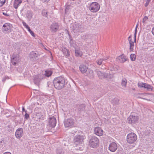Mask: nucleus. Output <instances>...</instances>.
Wrapping results in <instances>:
<instances>
[{
  "mask_svg": "<svg viewBox=\"0 0 154 154\" xmlns=\"http://www.w3.org/2000/svg\"><path fill=\"white\" fill-rule=\"evenodd\" d=\"M50 29L52 32H55L59 30V26L57 23H53L50 26Z\"/></svg>",
  "mask_w": 154,
  "mask_h": 154,
  "instance_id": "9d476101",
  "label": "nucleus"
},
{
  "mask_svg": "<svg viewBox=\"0 0 154 154\" xmlns=\"http://www.w3.org/2000/svg\"><path fill=\"white\" fill-rule=\"evenodd\" d=\"M62 51L64 55L66 57H69V51L66 48H62Z\"/></svg>",
  "mask_w": 154,
  "mask_h": 154,
  "instance_id": "412c9836",
  "label": "nucleus"
},
{
  "mask_svg": "<svg viewBox=\"0 0 154 154\" xmlns=\"http://www.w3.org/2000/svg\"><path fill=\"white\" fill-rule=\"evenodd\" d=\"M82 55V52L79 50H75V55L76 57H81Z\"/></svg>",
  "mask_w": 154,
  "mask_h": 154,
  "instance_id": "a878e982",
  "label": "nucleus"
},
{
  "mask_svg": "<svg viewBox=\"0 0 154 154\" xmlns=\"http://www.w3.org/2000/svg\"><path fill=\"white\" fill-rule=\"evenodd\" d=\"M148 20V17L147 16H145L143 18L142 22L144 24H146V21Z\"/></svg>",
  "mask_w": 154,
  "mask_h": 154,
  "instance_id": "4c0bfd02",
  "label": "nucleus"
},
{
  "mask_svg": "<svg viewBox=\"0 0 154 154\" xmlns=\"http://www.w3.org/2000/svg\"><path fill=\"white\" fill-rule=\"evenodd\" d=\"M133 48H134V46H131V49L130 46V51H133Z\"/></svg>",
  "mask_w": 154,
  "mask_h": 154,
  "instance_id": "603ef678",
  "label": "nucleus"
},
{
  "mask_svg": "<svg viewBox=\"0 0 154 154\" xmlns=\"http://www.w3.org/2000/svg\"><path fill=\"white\" fill-rule=\"evenodd\" d=\"M127 80L125 78H123L122 80L121 84L122 86L125 87L127 84Z\"/></svg>",
  "mask_w": 154,
  "mask_h": 154,
  "instance_id": "c85d7f7f",
  "label": "nucleus"
},
{
  "mask_svg": "<svg viewBox=\"0 0 154 154\" xmlns=\"http://www.w3.org/2000/svg\"><path fill=\"white\" fill-rule=\"evenodd\" d=\"M137 31H135V32L134 34V42H136V41Z\"/></svg>",
  "mask_w": 154,
  "mask_h": 154,
  "instance_id": "a18cd8bd",
  "label": "nucleus"
},
{
  "mask_svg": "<svg viewBox=\"0 0 154 154\" xmlns=\"http://www.w3.org/2000/svg\"><path fill=\"white\" fill-rule=\"evenodd\" d=\"M104 78H111L112 76L110 74L107 73H104Z\"/></svg>",
  "mask_w": 154,
  "mask_h": 154,
  "instance_id": "473e14b6",
  "label": "nucleus"
},
{
  "mask_svg": "<svg viewBox=\"0 0 154 154\" xmlns=\"http://www.w3.org/2000/svg\"><path fill=\"white\" fill-rule=\"evenodd\" d=\"M6 0H0V7H2L5 3Z\"/></svg>",
  "mask_w": 154,
  "mask_h": 154,
  "instance_id": "e433bc0d",
  "label": "nucleus"
},
{
  "mask_svg": "<svg viewBox=\"0 0 154 154\" xmlns=\"http://www.w3.org/2000/svg\"><path fill=\"white\" fill-rule=\"evenodd\" d=\"M22 2V0H14L13 7L15 9H17Z\"/></svg>",
  "mask_w": 154,
  "mask_h": 154,
  "instance_id": "aec40b11",
  "label": "nucleus"
},
{
  "mask_svg": "<svg viewBox=\"0 0 154 154\" xmlns=\"http://www.w3.org/2000/svg\"><path fill=\"white\" fill-rule=\"evenodd\" d=\"M103 61L102 59H100L97 60L96 62L98 65H100L102 64Z\"/></svg>",
  "mask_w": 154,
  "mask_h": 154,
  "instance_id": "c9c22d12",
  "label": "nucleus"
},
{
  "mask_svg": "<svg viewBox=\"0 0 154 154\" xmlns=\"http://www.w3.org/2000/svg\"><path fill=\"white\" fill-rule=\"evenodd\" d=\"M129 44L130 46V48L131 49V46H134V43L133 42H129Z\"/></svg>",
  "mask_w": 154,
  "mask_h": 154,
  "instance_id": "49530a36",
  "label": "nucleus"
},
{
  "mask_svg": "<svg viewBox=\"0 0 154 154\" xmlns=\"http://www.w3.org/2000/svg\"><path fill=\"white\" fill-rule=\"evenodd\" d=\"M72 29L74 33L82 32L83 31V28L81 23H76L73 25Z\"/></svg>",
  "mask_w": 154,
  "mask_h": 154,
  "instance_id": "423d86ee",
  "label": "nucleus"
},
{
  "mask_svg": "<svg viewBox=\"0 0 154 154\" xmlns=\"http://www.w3.org/2000/svg\"><path fill=\"white\" fill-rule=\"evenodd\" d=\"M19 54L14 53L11 57V62L13 65H15L17 64V62L19 60Z\"/></svg>",
  "mask_w": 154,
  "mask_h": 154,
  "instance_id": "ddd939ff",
  "label": "nucleus"
},
{
  "mask_svg": "<svg viewBox=\"0 0 154 154\" xmlns=\"http://www.w3.org/2000/svg\"><path fill=\"white\" fill-rule=\"evenodd\" d=\"M85 109V106L84 104H81L79 105V110L80 111L84 110Z\"/></svg>",
  "mask_w": 154,
  "mask_h": 154,
  "instance_id": "c756f323",
  "label": "nucleus"
},
{
  "mask_svg": "<svg viewBox=\"0 0 154 154\" xmlns=\"http://www.w3.org/2000/svg\"><path fill=\"white\" fill-rule=\"evenodd\" d=\"M42 0L43 2H47L49 1H50V0Z\"/></svg>",
  "mask_w": 154,
  "mask_h": 154,
  "instance_id": "6e6d98bb",
  "label": "nucleus"
},
{
  "mask_svg": "<svg viewBox=\"0 0 154 154\" xmlns=\"http://www.w3.org/2000/svg\"><path fill=\"white\" fill-rule=\"evenodd\" d=\"M22 111L23 112H25V113H26V112H27V111L26 110H25L24 106H23L22 107Z\"/></svg>",
  "mask_w": 154,
  "mask_h": 154,
  "instance_id": "3c124183",
  "label": "nucleus"
},
{
  "mask_svg": "<svg viewBox=\"0 0 154 154\" xmlns=\"http://www.w3.org/2000/svg\"><path fill=\"white\" fill-rule=\"evenodd\" d=\"M49 124L51 128H54L55 127L56 124V119L54 116L49 118Z\"/></svg>",
  "mask_w": 154,
  "mask_h": 154,
  "instance_id": "4468645a",
  "label": "nucleus"
},
{
  "mask_svg": "<svg viewBox=\"0 0 154 154\" xmlns=\"http://www.w3.org/2000/svg\"><path fill=\"white\" fill-rule=\"evenodd\" d=\"M128 40L129 42V43L132 42L131 41V35H130L128 38Z\"/></svg>",
  "mask_w": 154,
  "mask_h": 154,
  "instance_id": "de8ad7c7",
  "label": "nucleus"
},
{
  "mask_svg": "<svg viewBox=\"0 0 154 154\" xmlns=\"http://www.w3.org/2000/svg\"><path fill=\"white\" fill-rule=\"evenodd\" d=\"M23 128H20L17 129L15 133V136L17 139H20L23 136Z\"/></svg>",
  "mask_w": 154,
  "mask_h": 154,
  "instance_id": "dca6fc26",
  "label": "nucleus"
},
{
  "mask_svg": "<svg viewBox=\"0 0 154 154\" xmlns=\"http://www.w3.org/2000/svg\"><path fill=\"white\" fill-rule=\"evenodd\" d=\"M25 114L24 115V117L26 119H28L29 118V115L28 114L27 112L25 113Z\"/></svg>",
  "mask_w": 154,
  "mask_h": 154,
  "instance_id": "a19ab883",
  "label": "nucleus"
},
{
  "mask_svg": "<svg viewBox=\"0 0 154 154\" xmlns=\"http://www.w3.org/2000/svg\"><path fill=\"white\" fill-rule=\"evenodd\" d=\"M39 55L34 51H32L30 53V58L36 59L37 57Z\"/></svg>",
  "mask_w": 154,
  "mask_h": 154,
  "instance_id": "5701e85b",
  "label": "nucleus"
},
{
  "mask_svg": "<svg viewBox=\"0 0 154 154\" xmlns=\"http://www.w3.org/2000/svg\"><path fill=\"white\" fill-rule=\"evenodd\" d=\"M97 74L100 79H102L104 78V73L102 72L101 71H98Z\"/></svg>",
  "mask_w": 154,
  "mask_h": 154,
  "instance_id": "cd10ccee",
  "label": "nucleus"
},
{
  "mask_svg": "<svg viewBox=\"0 0 154 154\" xmlns=\"http://www.w3.org/2000/svg\"><path fill=\"white\" fill-rule=\"evenodd\" d=\"M88 8L91 12L95 13L99 11L100 8V5L97 2H94L90 4Z\"/></svg>",
  "mask_w": 154,
  "mask_h": 154,
  "instance_id": "20e7f679",
  "label": "nucleus"
},
{
  "mask_svg": "<svg viewBox=\"0 0 154 154\" xmlns=\"http://www.w3.org/2000/svg\"><path fill=\"white\" fill-rule=\"evenodd\" d=\"M139 119V117L134 114L131 115L127 119L128 122L129 124H133L137 122Z\"/></svg>",
  "mask_w": 154,
  "mask_h": 154,
  "instance_id": "1a4fd4ad",
  "label": "nucleus"
},
{
  "mask_svg": "<svg viewBox=\"0 0 154 154\" xmlns=\"http://www.w3.org/2000/svg\"><path fill=\"white\" fill-rule=\"evenodd\" d=\"M57 154H63L64 152L61 148H58L57 150Z\"/></svg>",
  "mask_w": 154,
  "mask_h": 154,
  "instance_id": "2f4dec72",
  "label": "nucleus"
},
{
  "mask_svg": "<svg viewBox=\"0 0 154 154\" xmlns=\"http://www.w3.org/2000/svg\"><path fill=\"white\" fill-rule=\"evenodd\" d=\"M74 123V119L72 118H69L65 121L64 125L65 127H69L73 125Z\"/></svg>",
  "mask_w": 154,
  "mask_h": 154,
  "instance_id": "f8f14e48",
  "label": "nucleus"
},
{
  "mask_svg": "<svg viewBox=\"0 0 154 154\" xmlns=\"http://www.w3.org/2000/svg\"><path fill=\"white\" fill-rule=\"evenodd\" d=\"M127 58L123 54L116 58V60L119 62L123 63L127 60Z\"/></svg>",
  "mask_w": 154,
  "mask_h": 154,
  "instance_id": "a211bd4d",
  "label": "nucleus"
},
{
  "mask_svg": "<svg viewBox=\"0 0 154 154\" xmlns=\"http://www.w3.org/2000/svg\"><path fill=\"white\" fill-rule=\"evenodd\" d=\"M36 116L37 117L38 119H41L42 118V115L41 113H37L36 114Z\"/></svg>",
  "mask_w": 154,
  "mask_h": 154,
  "instance_id": "72a5a7b5",
  "label": "nucleus"
},
{
  "mask_svg": "<svg viewBox=\"0 0 154 154\" xmlns=\"http://www.w3.org/2000/svg\"><path fill=\"white\" fill-rule=\"evenodd\" d=\"M68 35L69 36V41H72V40H73V39H72V37L71 36V35H70L69 32L68 31Z\"/></svg>",
  "mask_w": 154,
  "mask_h": 154,
  "instance_id": "c03bdc74",
  "label": "nucleus"
},
{
  "mask_svg": "<svg viewBox=\"0 0 154 154\" xmlns=\"http://www.w3.org/2000/svg\"><path fill=\"white\" fill-rule=\"evenodd\" d=\"M138 85L139 87L144 88L148 91H152V90L153 87L150 85L146 83H138Z\"/></svg>",
  "mask_w": 154,
  "mask_h": 154,
  "instance_id": "9b49d317",
  "label": "nucleus"
},
{
  "mask_svg": "<svg viewBox=\"0 0 154 154\" xmlns=\"http://www.w3.org/2000/svg\"><path fill=\"white\" fill-rule=\"evenodd\" d=\"M22 23H23V26L27 29H29V27L28 26V25H27L26 24V23L24 21H23Z\"/></svg>",
  "mask_w": 154,
  "mask_h": 154,
  "instance_id": "58836bf2",
  "label": "nucleus"
},
{
  "mask_svg": "<svg viewBox=\"0 0 154 154\" xmlns=\"http://www.w3.org/2000/svg\"><path fill=\"white\" fill-rule=\"evenodd\" d=\"M109 57H103V58L102 59L103 60H107L109 59Z\"/></svg>",
  "mask_w": 154,
  "mask_h": 154,
  "instance_id": "8fccbe9b",
  "label": "nucleus"
},
{
  "mask_svg": "<svg viewBox=\"0 0 154 154\" xmlns=\"http://www.w3.org/2000/svg\"><path fill=\"white\" fill-rule=\"evenodd\" d=\"M137 139V136L134 133L128 134L127 137V142L130 144H132L135 142Z\"/></svg>",
  "mask_w": 154,
  "mask_h": 154,
  "instance_id": "7ed1b4c3",
  "label": "nucleus"
},
{
  "mask_svg": "<svg viewBox=\"0 0 154 154\" xmlns=\"http://www.w3.org/2000/svg\"><path fill=\"white\" fill-rule=\"evenodd\" d=\"M26 16L28 18H31L33 16L32 12L30 10L28 11L26 14Z\"/></svg>",
  "mask_w": 154,
  "mask_h": 154,
  "instance_id": "b1692460",
  "label": "nucleus"
},
{
  "mask_svg": "<svg viewBox=\"0 0 154 154\" xmlns=\"http://www.w3.org/2000/svg\"><path fill=\"white\" fill-rule=\"evenodd\" d=\"M52 74V72L50 70H47L45 71V73L44 75L47 77H49L51 76Z\"/></svg>",
  "mask_w": 154,
  "mask_h": 154,
  "instance_id": "393cba45",
  "label": "nucleus"
},
{
  "mask_svg": "<svg viewBox=\"0 0 154 154\" xmlns=\"http://www.w3.org/2000/svg\"><path fill=\"white\" fill-rule=\"evenodd\" d=\"M119 100L117 98H114L112 100L111 103L113 105H118L119 104Z\"/></svg>",
  "mask_w": 154,
  "mask_h": 154,
  "instance_id": "bb28decb",
  "label": "nucleus"
},
{
  "mask_svg": "<svg viewBox=\"0 0 154 154\" xmlns=\"http://www.w3.org/2000/svg\"><path fill=\"white\" fill-rule=\"evenodd\" d=\"M45 78L44 74L40 73L35 75L33 81L35 84L37 86H39L42 80Z\"/></svg>",
  "mask_w": 154,
  "mask_h": 154,
  "instance_id": "39448f33",
  "label": "nucleus"
},
{
  "mask_svg": "<svg viewBox=\"0 0 154 154\" xmlns=\"http://www.w3.org/2000/svg\"><path fill=\"white\" fill-rule=\"evenodd\" d=\"M12 28V26L11 24L6 23L3 25L2 31L4 33H9L11 31Z\"/></svg>",
  "mask_w": 154,
  "mask_h": 154,
  "instance_id": "6e6552de",
  "label": "nucleus"
},
{
  "mask_svg": "<svg viewBox=\"0 0 154 154\" xmlns=\"http://www.w3.org/2000/svg\"><path fill=\"white\" fill-rule=\"evenodd\" d=\"M130 58L131 61H135L136 58V55L134 54H131L130 55Z\"/></svg>",
  "mask_w": 154,
  "mask_h": 154,
  "instance_id": "7c9ffc66",
  "label": "nucleus"
},
{
  "mask_svg": "<svg viewBox=\"0 0 154 154\" xmlns=\"http://www.w3.org/2000/svg\"><path fill=\"white\" fill-rule=\"evenodd\" d=\"M69 43L70 44V45H72V44L73 43V40H72V41H70H70H69Z\"/></svg>",
  "mask_w": 154,
  "mask_h": 154,
  "instance_id": "5fc2aeb1",
  "label": "nucleus"
},
{
  "mask_svg": "<svg viewBox=\"0 0 154 154\" xmlns=\"http://www.w3.org/2000/svg\"><path fill=\"white\" fill-rule=\"evenodd\" d=\"M99 142L97 138L95 136L92 137L90 140L89 145L91 147L95 148L98 145Z\"/></svg>",
  "mask_w": 154,
  "mask_h": 154,
  "instance_id": "0eeeda50",
  "label": "nucleus"
},
{
  "mask_svg": "<svg viewBox=\"0 0 154 154\" xmlns=\"http://www.w3.org/2000/svg\"><path fill=\"white\" fill-rule=\"evenodd\" d=\"M84 139V137L82 135H77L74 137V144L76 146H78L82 144Z\"/></svg>",
  "mask_w": 154,
  "mask_h": 154,
  "instance_id": "f03ea898",
  "label": "nucleus"
},
{
  "mask_svg": "<svg viewBox=\"0 0 154 154\" xmlns=\"http://www.w3.org/2000/svg\"><path fill=\"white\" fill-rule=\"evenodd\" d=\"M2 14L4 15H5L7 17H8L9 16V15L7 14V13L3 12Z\"/></svg>",
  "mask_w": 154,
  "mask_h": 154,
  "instance_id": "09e8293b",
  "label": "nucleus"
},
{
  "mask_svg": "<svg viewBox=\"0 0 154 154\" xmlns=\"http://www.w3.org/2000/svg\"><path fill=\"white\" fill-rule=\"evenodd\" d=\"M87 74L88 76L91 79L93 78L94 77L93 71L91 70L88 69L87 72Z\"/></svg>",
  "mask_w": 154,
  "mask_h": 154,
  "instance_id": "4be33fe9",
  "label": "nucleus"
},
{
  "mask_svg": "<svg viewBox=\"0 0 154 154\" xmlns=\"http://www.w3.org/2000/svg\"><path fill=\"white\" fill-rule=\"evenodd\" d=\"M69 10V7H66L65 9V12L66 13Z\"/></svg>",
  "mask_w": 154,
  "mask_h": 154,
  "instance_id": "864d4df0",
  "label": "nucleus"
},
{
  "mask_svg": "<svg viewBox=\"0 0 154 154\" xmlns=\"http://www.w3.org/2000/svg\"><path fill=\"white\" fill-rule=\"evenodd\" d=\"M95 134L98 136H101L103 134V131L99 127H97L94 129Z\"/></svg>",
  "mask_w": 154,
  "mask_h": 154,
  "instance_id": "f3484780",
  "label": "nucleus"
},
{
  "mask_svg": "<svg viewBox=\"0 0 154 154\" xmlns=\"http://www.w3.org/2000/svg\"><path fill=\"white\" fill-rule=\"evenodd\" d=\"M9 79V77L8 76H5L3 78L2 81L3 82H5L7 79Z\"/></svg>",
  "mask_w": 154,
  "mask_h": 154,
  "instance_id": "79ce46f5",
  "label": "nucleus"
},
{
  "mask_svg": "<svg viewBox=\"0 0 154 154\" xmlns=\"http://www.w3.org/2000/svg\"><path fill=\"white\" fill-rule=\"evenodd\" d=\"M42 15L45 17H47L48 13L45 10L42 11Z\"/></svg>",
  "mask_w": 154,
  "mask_h": 154,
  "instance_id": "f704fd0d",
  "label": "nucleus"
},
{
  "mask_svg": "<svg viewBox=\"0 0 154 154\" xmlns=\"http://www.w3.org/2000/svg\"><path fill=\"white\" fill-rule=\"evenodd\" d=\"M3 154H11V153L9 152H6L4 153Z\"/></svg>",
  "mask_w": 154,
  "mask_h": 154,
  "instance_id": "bf43d9fd",
  "label": "nucleus"
},
{
  "mask_svg": "<svg viewBox=\"0 0 154 154\" xmlns=\"http://www.w3.org/2000/svg\"><path fill=\"white\" fill-rule=\"evenodd\" d=\"M54 88L58 90L63 88L66 84L65 79L61 76L55 78L53 81Z\"/></svg>",
  "mask_w": 154,
  "mask_h": 154,
  "instance_id": "f257e3e1",
  "label": "nucleus"
},
{
  "mask_svg": "<svg viewBox=\"0 0 154 154\" xmlns=\"http://www.w3.org/2000/svg\"><path fill=\"white\" fill-rule=\"evenodd\" d=\"M79 69L82 73H85L87 70L88 67L84 64H81L79 66Z\"/></svg>",
  "mask_w": 154,
  "mask_h": 154,
  "instance_id": "6ab92c4d",
  "label": "nucleus"
},
{
  "mask_svg": "<svg viewBox=\"0 0 154 154\" xmlns=\"http://www.w3.org/2000/svg\"><path fill=\"white\" fill-rule=\"evenodd\" d=\"M28 31L31 34V35L33 36L34 37L35 36V35H34V33L32 31L31 29H30V27L28 29Z\"/></svg>",
  "mask_w": 154,
  "mask_h": 154,
  "instance_id": "ea45409f",
  "label": "nucleus"
},
{
  "mask_svg": "<svg viewBox=\"0 0 154 154\" xmlns=\"http://www.w3.org/2000/svg\"><path fill=\"white\" fill-rule=\"evenodd\" d=\"M152 34L154 35V27L152 28Z\"/></svg>",
  "mask_w": 154,
  "mask_h": 154,
  "instance_id": "13d9d810",
  "label": "nucleus"
},
{
  "mask_svg": "<svg viewBox=\"0 0 154 154\" xmlns=\"http://www.w3.org/2000/svg\"><path fill=\"white\" fill-rule=\"evenodd\" d=\"M138 24L137 23V24L136 27H135V31H137V27H138Z\"/></svg>",
  "mask_w": 154,
  "mask_h": 154,
  "instance_id": "4d7b16f0",
  "label": "nucleus"
},
{
  "mask_svg": "<svg viewBox=\"0 0 154 154\" xmlns=\"http://www.w3.org/2000/svg\"><path fill=\"white\" fill-rule=\"evenodd\" d=\"M150 1H151V0H146V3L145 4V7H147L148 5V4H149V2H150Z\"/></svg>",
  "mask_w": 154,
  "mask_h": 154,
  "instance_id": "37998d69",
  "label": "nucleus"
},
{
  "mask_svg": "<svg viewBox=\"0 0 154 154\" xmlns=\"http://www.w3.org/2000/svg\"><path fill=\"white\" fill-rule=\"evenodd\" d=\"M117 149V145L114 142H112L110 143L109 146V149L112 152H115Z\"/></svg>",
  "mask_w": 154,
  "mask_h": 154,
  "instance_id": "2eb2a0df",
  "label": "nucleus"
}]
</instances>
